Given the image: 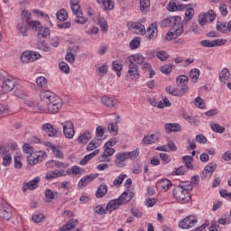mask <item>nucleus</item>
<instances>
[{
	"mask_svg": "<svg viewBox=\"0 0 231 231\" xmlns=\"http://www.w3.org/2000/svg\"><path fill=\"white\" fill-rule=\"evenodd\" d=\"M156 57L161 60H167L169 59V54L165 51H159L156 53Z\"/></svg>",
	"mask_w": 231,
	"mask_h": 231,
	"instance_id": "obj_63",
	"label": "nucleus"
},
{
	"mask_svg": "<svg viewBox=\"0 0 231 231\" xmlns=\"http://www.w3.org/2000/svg\"><path fill=\"white\" fill-rule=\"evenodd\" d=\"M98 24L101 28V32H104L106 33V32H107L108 30L107 22L106 21V19L99 18Z\"/></svg>",
	"mask_w": 231,
	"mask_h": 231,
	"instance_id": "obj_58",
	"label": "nucleus"
},
{
	"mask_svg": "<svg viewBox=\"0 0 231 231\" xmlns=\"http://www.w3.org/2000/svg\"><path fill=\"white\" fill-rule=\"evenodd\" d=\"M140 10L142 14H147L151 10V0H140Z\"/></svg>",
	"mask_w": 231,
	"mask_h": 231,
	"instance_id": "obj_33",
	"label": "nucleus"
},
{
	"mask_svg": "<svg viewBox=\"0 0 231 231\" xmlns=\"http://www.w3.org/2000/svg\"><path fill=\"white\" fill-rule=\"evenodd\" d=\"M61 126L65 137L71 140V138L75 136V126L73 125V122L65 121L64 123H61Z\"/></svg>",
	"mask_w": 231,
	"mask_h": 231,
	"instance_id": "obj_10",
	"label": "nucleus"
},
{
	"mask_svg": "<svg viewBox=\"0 0 231 231\" xmlns=\"http://www.w3.org/2000/svg\"><path fill=\"white\" fill-rule=\"evenodd\" d=\"M217 169V164L216 162H209L202 171V178H211Z\"/></svg>",
	"mask_w": 231,
	"mask_h": 231,
	"instance_id": "obj_14",
	"label": "nucleus"
},
{
	"mask_svg": "<svg viewBox=\"0 0 231 231\" xmlns=\"http://www.w3.org/2000/svg\"><path fill=\"white\" fill-rule=\"evenodd\" d=\"M196 223H198V217L196 216L191 215L189 217H186L182 221L179 223L180 228L187 229V228H192L196 226Z\"/></svg>",
	"mask_w": 231,
	"mask_h": 231,
	"instance_id": "obj_11",
	"label": "nucleus"
},
{
	"mask_svg": "<svg viewBox=\"0 0 231 231\" xmlns=\"http://www.w3.org/2000/svg\"><path fill=\"white\" fill-rule=\"evenodd\" d=\"M192 17H194V8L189 7L186 10L185 17H184L182 23H180V24H182V28H183V26L187 25V23H189V21L192 20Z\"/></svg>",
	"mask_w": 231,
	"mask_h": 231,
	"instance_id": "obj_28",
	"label": "nucleus"
},
{
	"mask_svg": "<svg viewBox=\"0 0 231 231\" xmlns=\"http://www.w3.org/2000/svg\"><path fill=\"white\" fill-rule=\"evenodd\" d=\"M48 158V154L45 152H38L37 153H32L27 156V162L29 165H37L39 162H42V160H46Z\"/></svg>",
	"mask_w": 231,
	"mask_h": 231,
	"instance_id": "obj_7",
	"label": "nucleus"
},
{
	"mask_svg": "<svg viewBox=\"0 0 231 231\" xmlns=\"http://www.w3.org/2000/svg\"><path fill=\"white\" fill-rule=\"evenodd\" d=\"M32 221H34V223H41L44 219V214L35 213L34 215H32Z\"/></svg>",
	"mask_w": 231,
	"mask_h": 231,
	"instance_id": "obj_61",
	"label": "nucleus"
},
{
	"mask_svg": "<svg viewBox=\"0 0 231 231\" xmlns=\"http://www.w3.org/2000/svg\"><path fill=\"white\" fill-rule=\"evenodd\" d=\"M125 160H127L125 152H119L116 154L115 163L116 167H125Z\"/></svg>",
	"mask_w": 231,
	"mask_h": 231,
	"instance_id": "obj_22",
	"label": "nucleus"
},
{
	"mask_svg": "<svg viewBox=\"0 0 231 231\" xmlns=\"http://www.w3.org/2000/svg\"><path fill=\"white\" fill-rule=\"evenodd\" d=\"M192 160H194V158L190 155H186L182 157V162L183 163H185V168L186 169H194V166L192 165Z\"/></svg>",
	"mask_w": 231,
	"mask_h": 231,
	"instance_id": "obj_43",
	"label": "nucleus"
},
{
	"mask_svg": "<svg viewBox=\"0 0 231 231\" xmlns=\"http://www.w3.org/2000/svg\"><path fill=\"white\" fill-rule=\"evenodd\" d=\"M196 107H199V109H203L205 107V101L201 97H197L194 102Z\"/></svg>",
	"mask_w": 231,
	"mask_h": 231,
	"instance_id": "obj_64",
	"label": "nucleus"
},
{
	"mask_svg": "<svg viewBox=\"0 0 231 231\" xmlns=\"http://www.w3.org/2000/svg\"><path fill=\"white\" fill-rule=\"evenodd\" d=\"M217 30L221 33H226V32H228V25H226V23L217 22Z\"/></svg>",
	"mask_w": 231,
	"mask_h": 231,
	"instance_id": "obj_50",
	"label": "nucleus"
},
{
	"mask_svg": "<svg viewBox=\"0 0 231 231\" xmlns=\"http://www.w3.org/2000/svg\"><path fill=\"white\" fill-rule=\"evenodd\" d=\"M50 28L47 27H41V29L38 31V38L41 39H48L50 37Z\"/></svg>",
	"mask_w": 231,
	"mask_h": 231,
	"instance_id": "obj_38",
	"label": "nucleus"
},
{
	"mask_svg": "<svg viewBox=\"0 0 231 231\" xmlns=\"http://www.w3.org/2000/svg\"><path fill=\"white\" fill-rule=\"evenodd\" d=\"M91 138V133L89 131H85L78 137L79 143H88Z\"/></svg>",
	"mask_w": 231,
	"mask_h": 231,
	"instance_id": "obj_34",
	"label": "nucleus"
},
{
	"mask_svg": "<svg viewBox=\"0 0 231 231\" xmlns=\"http://www.w3.org/2000/svg\"><path fill=\"white\" fill-rule=\"evenodd\" d=\"M220 82H224V84H226V80L230 79V71L228 69H224L220 74H219Z\"/></svg>",
	"mask_w": 231,
	"mask_h": 231,
	"instance_id": "obj_44",
	"label": "nucleus"
},
{
	"mask_svg": "<svg viewBox=\"0 0 231 231\" xmlns=\"http://www.w3.org/2000/svg\"><path fill=\"white\" fill-rule=\"evenodd\" d=\"M107 194V185L101 184L96 191V198H104Z\"/></svg>",
	"mask_w": 231,
	"mask_h": 231,
	"instance_id": "obj_37",
	"label": "nucleus"
},
{
	"mask_svg": "<svg viewBox=\"0 0 231 231\" xmlns=\"http://www.w3.org/2000/svg\"><path fill=\"white\" fill-rule=\"evenodd\" d=\"M125 154L126 155L127 160H136V158L140 156V148H136L132 152H125Z\"/></svg>",
	"mask_w": 231,
	"mask_h": 231,
	"instance_id": "obj_41",
	"label": "nucleus"
},
{
	"mask_svg": "<svg viewBox=\"0 0 231 231\" xmlns=\"http://www.w3.org/2000/svg\"><path fill=\"white\" fill-rule=\"evenodd\" d=\"M128 60V72L127 77L131 79V80H134V79H138L140 77V71L138 69V65L143 64L145 61V57L142 54H134L127 58Z\"/></svg>",
	"mask_w": 231,
	"mask_h": 231,
	"instance_id": "obj_3",
	"label": "nucleus"
},
{
	"mask_svg": "<svg viewBox=\"0 0 231 231\" xmlns=\"http://www.w3.org/2000/svg\"><path fill=\"white\" fill-rule=\"evenodd\" d=\"M62 177V171L59 170L52 171L51 172H47L45 176V180H53L55 178Z\"/></svg>",
	"mask_w": 231,
	"mask_h": 231,
	"instance_id": "obj_40",
	"label": "nucleus"
},
{
	"mask_svg": "<svg viewBox=\"0 0 231 231\" xmlns=\"http://www.w3.org/2000/svg\"><path fill=\"white\" fill-rule=\"evenodd\" d=\"M176 82L177 87L172 88L169 86L165 88V90L169 95H172L173 97H183L189 91V77L185 75L179 76L177 77Z\"/></svg>",
	"mask_w": 231,
	"mask_h": 231,
	"instance_id": "obj_4",
	"label": "nucleus"
},
{
	"mask_svg": "<svg viewBox=\"0 0 231 231\" xmlns=\"http://www.w3.org/2000/svg\"><path fill=\"white\" fill-rule=\"evenodd\" d=\"M172 69H174V65L172 64H166L161 67V71L164 75H169V73L172 72Z\"/></svg>",
	"mask_w": 231,
	"mask_h": 231,
	"instance_id": "obj_53",
	"label": "nucleus"
},
{
	"mask_svg": "<svg viewBox=\"0 0 231 231\" xmlns=\"http://www.w3.org/2000/svg\"><path fill=\"white\" fill-rule=\"evenodd\" d=\"M45 203H51L53 199H57L59 198V193H53L51 189H46L45 192Z\"/></svg>",
	"mask_w": 231,
	"mask_h": 231,
	"instance_id": "obj_31",
	"label": "nucleus"
},
{
	"mask_svg": "<svg viewBox=\"0 0 231 231\" xmlns=\"http://www.w3.org/2000/svg\"><path fill=\"white\" fill-rule=\"evenodd\" d=\"M158 187L163 189V190H169L172 187V182L170 180L162 179L157 182Z\"/></svg>",
	"mask_w": 231,
	"mask_h": 231,
	"instance_id": "obj_35",
	"label": "nucleus"
},
{
	"mask_svg": "<svg viewBox=\"0 0 231 231\" xmlns=\"http://www.w3.org/2000/svg\"><path fill=\"white\" fill-rule=\"evenodd\" d=\"M68 51L65 60L67 62H69V64H73V62H75V55L71 52V49H68Z\"/></svg>",
	"mask_w": 231,
	"mask_h": 231,
	"instance_id": "obj_60",
	"label": "nucleus"
},
{
	"mask_svg": "<svg viewBox=\"0 0 231 231\" xmlns=\"http://www.w3.org/2000/svg\"><path fill=\"white\" fill-rule=\"evenodd\" d=\"M162 28L171 26L169 32L165 34L166 41H174L183 33V23H181L180 16H171L160 22Z\"/></svg>",
	"mask_w": 231,
	"mask_h": 231,
	"instance_id": "obj_1",
	"label": "nucleus"
},
{
	"mask_svg": "<svg viewBox=\"0 0 231 231\" xmlns=\"http://www.w3.org/2000/svg\"><path fill=\"white\" fill-rule=\"evenodd\" d=\"M30 19H32V13L28 12L27 10H23L21 14V19L19 21L28 23Z\"/></svg>",
	"mask_w": 231,
	"mask_h": 231,
	"instance_id": "obj_55",
	"label": "nucleus"
},
{
	"mask_svg": "<svg viewBox=\"0 0 231 231\" xmlns=\"http://www.w3.org/2000/svg\"><path fill=\"white\" fill-rule=\"evenodd\" d=\"M101 102L106 107H116L118 106V99L108 96L102 97Z\"/></svg>",
	"mask_w": 231,
	"mask_h": 231,
	"instance_id": "obj_19",
	"label": "nucleus"
},
{
	"mask_svg": "<svg viewBox=\"0 0 231 231\" xmlns=\"http://www.w3.org/2000/svg\"><path fill=\"white\" fill-rule=\"evenodd\" d=\"M79 225V220L70 219L66 225L62 226L60 231H70Z\"/></svg>",
	"mask_w": 231,
	"mask_h": 231,
	"instance_id": "obj_30",
	"label": "nucleus"
},
{
	"mask_svg": "<svg viewBox=\"0 0 231 231\" xmlns=\"http://www.w3.org/2000/svg\"><path fill=\"white\" fill-rule=\"evenodd\" d=\"M160 138V135L158 134H146L143 141L142 143L143 145H151V143H156Z\"/></svg>",
	"mask_w": 231,
	"mask_h": 231,
	"instance_id": "obj_20",
	"label": "nucleus"
},
{
	"mask_svg": "<svg viewBox=\"0 0 231 231\" xmlns=\"http://www.w3.org/2000/svg\"><path fill=\"white\" fill-rule=\"evenodd\" d=\"M38 50H42V51H51V47L46 43L44 41H40L37 43Z\"/></svg>",
	"mask_w": 231,
	"mask_h": 231,
	"instance_id": "obj_48",
	"label": "nucleus"
},
{
	"mask_svg": "<svg viewBox=\"0 0 231 231\" xmlns=\"http://www.w3.org/2000/svg\"><path fill=\"white\" fill-rule=\"evenodd\" d=\"M140 37H135L130 42V48L132 50H137V48H140Z\"/></svg>",
	"mask_w": 231,
	"mask_h": 231,
	"instance_id": "obj_56",
	"label": "nucleus"
},
{
	"mask_svg": "<svg viewBox=\"0 0 231 231\" xmlns=\"http://www.w3.org/2000/svg\"><path fill=\"white\" fill-rule=\"evenodd\" d=\"M41 99L46 103L47 111L55 115L62 108V99L50 90H44L40 95Z\"/></svg>",
	"mask_w": 231,
	"mask_h": 231,
	"instance_id": "obj_2",
	"label": "nucleus"
},
{
	"mask_svg": "<svg viewBox=\"0 0 231 231\" xmlns=\"http://www.w3.org/2000/svg\"><path fill=\"white\" fill-rule=\"evenodd\" d=\"M0 217L5 221L12 219V206L6 202L0 204Z\"/></svg>",
	"mask_w": 231,
	"mask_h": 231,
	"instance_id": "obj_8",
	"label": "nucleus"
},
{
	"mask_svg": "<svg viewBox=\"0 0 231 231\" xmlns=\"http://www.w3.org/2000/svg\"><path fill=\"white\" fill-rule=\"evenodd\" d=\"M98 152H100V150L96 149L94 152H92L91 153L86 155L80 162L79 163L81 165H86V163H88V162H89L91 159L95 158V156H97V154H98Z\"/></svg>",
	"mask_w": 231,
	"mask_h": 231,
	"instance_id": "obj_36",
	"label": "nucleus"
},
{
	"mask_svg": "<svg viewBox=\"0 0 231 231\" xmlns=\"http://www.w3.org/2000/svg\"><path fill=\"white\" fill-rule=\"evenodd\" d=\"M75 16L76 19L74 20V23H76V24H86V23H88V18L84 17V14H75Z\"/></svg>",
	"mask_w": 231,
	"mask_h": 231,
	"instance_id": "obj_52",
	"label": "nucleus"
},
{
	"mask_svg": "<svg viewBox=\"0 0 231 231\" xmlns=\"http://www.w3.org/2000/svg\"><path fill=\"white\" fill-rule=\"evenodd\" d=\"M51 151L55 156V158H59L60 160H63L64 152L59 149V146H51Z\"/></svg>",
	"mask_w": 231,
	"mask_h": 231,
	"instance_id": "obj_49",
	"label": "nucleus"
},
{
	"mask_svg": "<svg viewBox=\"0 0 231 231\" xmlns=\"http://www.w3.org/2000/svg\"><path fill=\"white\" fill-rule=\"evenodd\" d=\"M173 196L175 199H179V201H182V203H188L191 199L190 193L182 188H180V186L173 189Z\"/></svg>",
	"mask_w": 231,
	"mask_h": 231,
	"instance_id": "obj_5",
	"label": "nucleus"
},
{
	"mask_svg": "<svg viewBox=\"0 0 231 231\" xmlns=\"http://www.w3.org/2000/svg\"><path fill=\"white\" fill-rule=\"evenodd\" d=\"M216 20V13L213 10L208 11L206 14H199V23L200 26H205L207 24V21L212 23Z\"/></svg>",
	"mask_w": 231,
	"mask_h": 231,
	"instance_id": "obj_12",
	"label": "nucleus"
},
{
	"mask_svg": "<svg viewBox=\"0 0 231 231\" xmlns=\"http://www.w3.org/2000/svg\"><path fill=\"white\" fill-rule=\"evenodd\" d=\"M147 37L150 41H154L158 37V23H153L146 30Z\"/></svg>",
	"mask_w": 231,
	"mask_h": 231,
	"instance_id": "obj_16",
	"label": "nucleus"
},
{
	"mask_svg": "<svg viewBox=\"0 0 231 231\" xmlns=\"http://www.w3.org/2000/svg\"><path fill=\"white\" fill-rule=\"evenodd\" d=\"M166 133H180L181 131V125L176 123H167L164 125Z\"/></svg>",
	"mask_w": 231,
	"mask_h": 231,
	"instance_id": "obj_21",
	"label": "nucleus"
},
{
	"mask_svg": "<svg viewBox=\"0 0 231 231\" xmlns=\"http://www.w3.org/2000/svg\"><path fill=\"white\" fill-rule=\"evenodd\" d=\"M38 88H48V79L45 77L40 76L36 79Z\"/></svg>",
	"mask_w": 231,
	"mask_h": 231,
	"instance_id": "obj_45",
	"label": "nucleus"
},
{
	"mask_svg": "<svg viewBox=\"0 0 231 231\" xmlns=\"http://www.w3.org/2000/svg\"><path fill=\"white\" fill-rule=\"evenodd\" d=\"M39 181H41V177H35L29 182L24 183L23 187V191L26 192V190H35V189H37L38 187L37 185H39Z\"/></svg>",
	"mask_w": 231,
	"mask_h": 231,
	"instance_id": "obj_17",
	"label": "nucleus"
},
{
	"mask_svg": "<svg viewBox=\"0 0 231 231\" xmlns=\"http://www.w3.org/2000/svg\"><path fill=\"white\" fill-rule=\"evenodd\" d=\"M3 162L2 165H4V167H8V165H10L12 163V155L8 154V155H0Z\"/></svg>",
	"mask_w": 231,
	"mask_h": 231,
	"instance_id": "obj_57",
	"label": "nucleus"
},
{
	"mask_svg": "<svg viewBox=\"0 0 231 231\" xmlns=\"http://www.w3.org/2000/svg\"><path fill=\"white\" fill-rule=\"evenodd\" d=\"M97 178V175L89 174L83 178L79 182V187H86L90 181H93Z\"/></svg>",
	"mask_w": 231,
	"mask_h": 231,
	"instance_id": "obj_32",
	"label": "nucleus"
},
{
	"mask_svg": "<svg viewBox=\"0 0 231 231\" xmlns=\"http://www.w3.org/2000/svg\"><path fill=\"white\" fill-rule=\"evenodd\" d=\"M128 28L137 35H145V26L138 22H130Z\"/></svg>",
	"mask_w": 231,
	"mask_h": 231,
	"instance_id": "obj_13",
	"label": "nucleus"
},
{
	"mask_svg": "<svg viewBox=\"0 0 231 231\" xmlns=\"http://www.w3.org/2000/svg\"><path fill=\"white\" fill-rule=\"evenodd\" d=\"M121 205L122 204L118 200V199H112L106 204V210L109 214H111V212H114V210H117V208H119Z\"/></svg>",
	"mask_w": 231,
	"mask_h": 231,
	"instance_id": "obj_24",
	"label": "nucleus"
},
{
	"mask_svg": "<svg viewBox=\"0 0 231 231\" xmlns=\"http://www.w3.org/2000/svg\"><path fill=\"white\" fill-rule=\"evenodd\" d=\"M210 127L212 131H214L215 133H219L220 134L225 132V127L220 126L218 124L211 123Z\"/></svg>",
	"mask_w": 231,
	"mask_h": 231,
	"instance_id": "obj_54",
	"label": "nucleus"
},
{
	"mask_svg": "<svg viewBox=\"0 0 231 231\" xmlns=\"http://www.w3.org/2000/svg\"><path fill=\"white\" fill-rule=\"evenodd\" d=\"M115 154V149L109 148L107 146H104V152L99 157V162H109L111 160L109 159L110 156H113Z\"/></svg>",
	"mask_w": 231,
	"mask_h": 231,
	"instance_id": "obj_18",
	"label": "nucleus"
},
{
	"mask_svg": "<svg viewBox=\"0 0 231 231\" xmlns=\"http://www.w3.org/2000/svg\"><path fill=\"white\" fill-rule=\"evenodd\" d=\"M56 17L58 20L64 22L68 19V12L65 9H60L56 14Z\"/></svg>",
	"mask_w": 231,
	"mask_h": 231,
	"instance_id": "obj_47",
	"label": "nucleus"
},
{
	"mask_svg": "<svg viewBox=\"0 0 231 231\" xmlns=\"http://www.w3.org/2000/svg\"><path fill=\"white\" fill-rule=\"evenodd\" d=\"M29 26L30 28H32V30H35L38 31L41 30V28H42V25L41 24V23L39 21H31L29 23Z\"/></svg>",
	"mask_w": 231,
	"mask_h": 231,
	"instance_id": "obj_59",
	"label": "nucleus"
},
{
	"mask_svg": "<svg viewBox=\"0 0 231 231\" xmlns=\"http://www.w3.org/2000/svg\"><path fill=\"white\" fill-rule=\"evenodd\" d=\"M14 95L18 97V98H22L23 100H24L26 98V97H28L26 95V92H24V90L21 89V88H16L14 91Z\"/></svg>",
	"mask_w": 231,
	"mask_h": 231,
	"instance_id": "obj_62",
	"label": "nucleus"
},
{
	"mask_svg": "<svg viewBox=\"0 0 231 231\" xmlns=\"http://www.w3.org/2000/svg\"><path fill=\"white\" fill-rule=\"evenodd\" d=\"M113 69L116 71V76L121 77L122 75V69H124V65L122 64V61L120 60H115L113 61Z\"/></svg>",
	"mask_w": 231,
	"mask_h": 231,
	"instance_id": "obj_39",
	"label": "nucleus"
},
{
	"mask_svg": "<svg viewBox=\"0 0 231 231\" xmlns=\"http://www.w3.org/2000/svg\"><path fill=\"white\" fill-rule=\"evenodd\" d=\"M17 30L23 37H26L28 35V22L18 20Z\"/></svg>",
	"mask_w": 231,
	"mask_h": 231,
	"instance_id": "obj_25",
	"label": "nucleus"
},
{
	"mask_svg": "<svg viewBox=\"0 0 231 231\" xmlns=\"http://www.w3.org/2000/svg\"><path fill=\"white\" fill-rule=\"evenodd\" d=\"M94 212L99 216H104V214H109L107 211V207L104 205H97L94 208Z\"/></svg>",
	"mask_w": 231,
	"mask_h": 231,
	"instance_id": "obj_42",
	"label": "nucleus"
},
{
	"mask_svg": "<svg viewBox=\"0 0 231 231\" xmlns=\"http://www.w3.org/2000/svg\"><path fill=\"white\" fill-rule=\"evenodd\" d=\"M70 8L74 15H82V9L80 8V1L79 0H69Z\"/></svg>",
	"mask_w": 231,
	"mask_h": 231,
	"instance_id": "obj_23",
	"label": "nucleus"
},
{
	"mask_svg": "<svg viewBox=\"0 0 231 231\" xmlns=\"http://www.w3.org/2000/svg\"><path fill=\"white\" fill-rule=\"evenodd\" d=\"M15 86H17L15 79L12 76H7L4 79L2 89L4 93H10V91H14V89H15Z\"/></svg>",
	"mask_w": 231,
	"mask_h": 231,
	"instance_id": "obj_6",
	"label": "nucleus"
},
{
	"mask_svg": "<svg viewBox=\"0 0 231 231\" xmlns=\"http://www.w3.org/2000/svg\"><path fill=\"white\" fill-rule=\"evenodd\" d=\"M133 196L134 194L132 191H125L117 199L121 202V205H124V203H129L133 199Z\"/></svg>",
	"mask_w": 231,
	"mask_h": 231,
	"instance_id": "obj_26",
	"label": "nucleus"
},
{
	"mask_svg": "<svg viewBox=\"0 0 231 231\" xmlns=\"http://www.w3.org/2000/svg\"><path fill=\"white\" fill-rule=\"evenodd\" d=\"M199 70L198 69H193L190 70L189 72V79L191 81L194 82V84H196V82H198V79H199Z\"/></svg>",
	"mask_w": 231,
	"mask_h": 231,
	"instance_id": "obj_46",
	"label": "nucleus"
},
{
	"mask_svg": "<svg viewBox=\"0 0 231 231\" xmlns=\"http://www.w3.org/2000/svg\"><path fill=\"white\" fill-rule=\"evenodd\" d=\"M10 154V146L8 143H4L0 145V156H6Z\"/></svg>",
	"mask_w": 231,
	"mask_h": 231,
	"instance_id": "obj_51",
	"label": "nucleus"
},
{
	"mask_svg": "<svg viewBox=\"0 0 231 231\" xmlns=\"http://www.w3.org/2000/svg\"><path fill=\"white\" fill-rule=\"evenodd\" d=\"M102 145V138H94L92 142H90L87 146V151H95V149H98Z\"/></svg>",
	"mask_w": 231,
	"mask_h": 231,
	"instance_id": "obj_27",
	"label": "nucleus"
},
{
	"mask_svg": "<svg viewBox=\"0 0 231 231\" xmlns=\"http://www.w3.org/2000/svg\"><path fill=\"white\" fill-rule=\"evenodd\" d=\"M98 5H102L104 10H113L115 8V1L113 0H96Z\"/></svg>",
	"mask_w": 231,
	"mask_h": 231,
	"instance_id": "obj_29",
	"label": "nucleus"
},
{
	"mask_svg": "<svg viewBox=\"0 0 231 231\" xmlns=\"http://www.w3.org/2000/svg\"><path fill=\"white\" fill-rule=\"evenodd\" d=\"M38 59H41V54L36 51H27L21 55V61L24 64L34 62V60H37Z\"/></svg>",
	"mask_w": 231,
	"mask_h": 231,
	"instance_id": "obj_9",
	"label": "nucleus"
},
{
	"mask_svg": "<svg viewBox=\"0 0 231 231\" xmlns=\"http://www.w3.org/2000/svg\"><path fill=\"white\" fill-rule=\"evenodd\" d=\"M42 129V131H44V133H46V134H48L51 137H54L57 136V134H59V128L53 126V125L50 123L43 124Z\"/></svg>",
	"mask_w": 231,
	"mask_h": 231,
	"instance_id": "obj_15",
	"label": "nucleus"
}]
</instances>
